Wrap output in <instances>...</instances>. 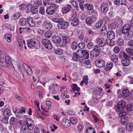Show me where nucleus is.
I'll list each match as a JSON object with an SVG mask.
<instances>
[{
    "label": "nucleus",
    "instance_id": "nucleus-1",
    "mask_svg": "<svg viewBox=\"0 0 133 133\" xmlns=\"http://www.w3.org/2000/svg\"><path fill=\"white\" fill-rule=\"evenodd\" d=\"M28 46L30 48L33 47L36 49H38L40 47L39 42L38 41H35L34 39H30L27 41Z\"/></svg>",
    "mask_w": 133,
    "mask_h": 133
},
{
    "label": "nucleus",
    "instance_id": "nucleus-2",
    "mask_svg": "<svg viewBox=\"0 0 133 133\" xmlns=\"http://www.w3.org/2000/svg\"><path fill=\"white\" fill-rule=\"evenodd\" d=\"M79 56L84 61V59H87L89 58V53L88 51L85 50H79Z\"/></svg>",
    "mask_w": 133,
    "mask_h": 133
},
{
    "label": "nucleus",
    "instance_id": "nucleus-3",
    "mask_svg": "<svg viewBox=\"0 0 133 133\" xmlns=\"http://www.w3.org/2000/svg\"><path fill=\"white\" fill-rule=\"evenodd\" d=\"M79 52L78 50L76 51V53L75 52L73 54L72 59L74 61H79L80 63H83L84 62V60L78 55Z\"/></svg>",
    "mask_w": 133,
    "mask_h": 133
},
{
    "label": "nucleus",
    "instance_id": "nucleus-4",
    "mask_svg": "<svg viewBox=\"0 0 133 133\" xmlns=\"http://www.w3.org/2000/svg\"><path fill=\"white\" fill-rule=\"evenodd\" d=\"M60 87L61 89L60 91L62 92V98L64 99L66 98H69V96L67 95L68 92L67 88L65 86H61Z\"/></svg>",
    "mask_w": 133,
    "mask_h": 133
},
{
    "label": "nucleus",
    "instance_id": "nucleus-5",
    "mask_svg": "<svg viewBox=\"0 0 133 133\" xmlns=\"http://www.w3.org/2000/svg\"><path fill=\"white\" fill-rule=\"evenodd\" d=\"M56 6L55 4H53L48 7L46 10L47 14L52 15L56 11Z\"/></svg>",
    "mask_w": 133,
    "mask_h": 133
},
{
    "label": "nucleus",
    "instance_id": "nucleus-6",
    "mask_svg": "<svg viewBox=\"0 0 133 133\" xmlns=\"http://www.w3.org/2000/svg\"><path fill=\"white\" fill-rule=\"evenodd\" d=\"M97 16L96 15H93L91 17H88L85 20L86 23L88 25L91 24L96 19Z\"/></svg>",
    "mask_w": 133,
    "mask_h": 133
},
{
    "label": "nucleus",
    "instance_id": "nucleus-7",
    "mask_svg": "<svg viewBox=\"0 0 133 133\" xmlns=\"http://www.w3.org/2000/svg\"><path fill=\"white\" fill-rule=\"evenodd\" d=\"M5 61L3 62L1 66L4 67H9L10 66H12L10 58L8 56H6L5 58Z\"/></svg>",
    "mask_w": 133,
    "mask_h": 133
},
{
    "label": "nucleus",
    "instance_id": "nucleus-8",
    "mask_svg": "<svg viewBox=\"0 0 133 133\" xmlns=\"http://www.w3.org/2000/svg\"><path fill=\"white\" fill-rule=\"evenodd\" d=\"M42 44L46 49L51 50L52 49V45L48 39H43L42 40Z\"/></svg>",
    "mask_w": 133,
    "mask_h": 133
},
{
    "label": "nucleus",
    "instance_id": "nucleus-9",
    "mask_svg": "<svg viewBox=\"0 0 133 133\" xmlns=\"http://www.w3.org/2000/svg\"><path fill=\"white\" fill-rule=\"evenodd\" d=\"M126 105V103L124 101H121L118 103L117 107L119 111H122L124 110Z\"/></svg>",
    "mask_w": 133,
    "mask_h": 133
},
{
    "label": "nucleus",
    "instance_id": "nucleus-10",
    "mask_svg": "<svg viewBox=\"0 0 133 133\" xmlns=\"http://www.w3.org/2000/svg\"><path fill=\"white\" fill-rule=\"evenodd\" d=\"M69 24L66 22L63 21L62 19L61 21L58 23L57 25L58 27L60 29H65L68 26Z\"/></svg>",
    "mask_w": 133,
    "mask_h": 133
},
{
    "label": "nucleus",
    "instance_id": "nucleus-11",
    "mask_svg": "<svg viewBox=\"0 0 133 133\" xmlns=\"http://www.w3.org/2000/svg\"><path fill=\"white\" fill-rule=\"evenodd\" d=\"M63 41L61 44L60 45L61 47H63L65 46L66 44L70 43L69 38L66 36H64L62 37Z\"/></svg>",
    "mask_w": 133,
    "mask_h": 133
},
{
    "label": "nucleus",
    "instance_id": "nucleus-12",
    "mask_svg": "<svg viewBox=\"0 0 133 133\" xmlns=\"http://www.w3.org/2000/svg\"><path fill=\"white\" fill-rule=\"evenodd\" d=\"M106 41L102 38H99L98 39L97 41V43L99 46L102 47L104 46L106 44Z\"/></svg>",
    "mask_w": 133,
    "mask_h": 133
},
{
    "label": "nucleus",
    "instance_id": "nucleus-13",
    "mask_svg": "<svg viewBox=\"0 0 133 133\" xmlns=\"http://www.w3.org/2000/svg\"><path fill=\"white\" fill-rule=\"evenodd\" d=\"M96 64L98 67L101 68L104 67L105 65V63L104 60L99 59L96 60Z\"/></svg>",
    "mask_w": 133,
    "mask_h": 133
},
{
    "label": "nucleus",
    "instance_id": "nucleus-14",
    "mask_svg": "<svg viewBox=\"0 0 133 133\" xmlns=\"http://www.w3.org/2000/svg\"><path fill=\"white\" fill-rule=\"evenodd\" d=\"M71 24L73 26H76L79 23L78 20L76 16H73L71 17Z\"/></svg>",
    "mask_w": 133,
    "mask_h": 133
},
{
    "label": "nucleus",
    "instance_id": "nucleus-15",
    "mask_svg": "<svg viewBox=\"0 0 133 133\" xmlns=\"http://www.w3.org/2000/svg\"><path fill=\"white\" fill-rule=\"evenodd\" d=\"M52 27V24L46 21H44L43 23V28L50 30Z\"/></svg>",
    "mask_w": 133,
    "mask_h": 133
},
{
    "label": "nucleus",
    "instance_id": "nucleus-16",
    "mask_svg": "<svg viewBox=\"0 0 133 133\" xmlns=\"http://www.w3.org/2000/svg\"><path fill=\"white\" fill-rule=\"evenodd\" d=\"M130 29V26L129 24H126L122 28V31L124 34H125L129 32Z\"/></svg>",
    "mask_w": 133,
    "mask_h": 133
},
{
    "label": "nucleus",
    "instance_id": "nucleus-17",
    "mask_svg": "<svg viewBox=\"0 0 133 133\" xmlns=\"http://www.w3.org/2000/svg\"><path fill=\"white\" fill-rule=\"evenodd\" d=\"M124 36V39L125 40H128L131 39L133 36V32L131 31L126 33Z\"/></svg>",
    "mask_w": 133,
    "mask_h": 133
},
{
    "label": "nucleus",
    "instance_id": "nucleus-18",
    "mask_svg": "<svg viewBox=\"0 0 133 133\" xmlns=\"http://www.w3.org/2000/svg\"><path fill=\"white\" fill-rule=\"evenodd\" d=\"M52 39L53 42L59 44L61 41V39L60 37L57 36H53Z\"/></svg>",
    "mask_w": 133,
    "mask_h": 133
},
{
    "label": "nucleus",
    "instance_id": "nucleus-19",
    "mask_svg": "<svg viewBox=\"0 0 133 133\" xmlns=\"http://www.w3.org/2000/svg\"><path fill=\"white\" fill-rule=\"evenodd\" d=\"M107 36L110 40H111L114 38L115 34L112 31H109L107 32Z\"/></svg>",
    "mask_w": 133,
    "mask_h": 133
},
{
    "label": "nucleus",
    "instance_id": "nucleus-20",
    "mask_svg": "<svg viewBox=\"0 0 133 133\" xmlns=\"http://www.w3.org/2000/svg\"><path fill=\"white\" fill-rule=\"evenodd\" d=\"M108 9V6L106 4H103L101 7V10L103 13H105L107 11Z\"/></svg>",
    "mask_w": 133,
    "mask_h": 133
},
{
    "label": "nucleus",
    "instance_id": "nucleus-21",
    "mask_svg": "<svg viewBox=\"0 0 133 133\" xmlns=\"http://www.w3.org/2000/svg\"><path fill=\"white\" fill-rule=\"evenodd\" d=\"M113 64L111 62L107 63L104 67V69L106 71H110L113 67Z\"/></svg>",
    "mask_w": 133,
    "mask_h": 133
},
{
    "label": "nucleus",
    "instance_id": "nucleus-22",
    "mask_svg": "<svg viewBox=\"0 0 133 133\" xmlns=\"http://www.w3.org/2000/svg\"><path fill=\"white\" fill-rule=\"evenodd\" d=\"M99 50L98 49H94L91 51L90 54L93 57H96L99 55Z\"/></svg>",
    "mask_w": 133,
    "mask_h": 133
},
{
    "label": "nucleus",
    "instance_id": "nucleus-23",
    "mask_svg": "<svg viewBox=\"0 0 133 133\" xmlns=\"http://www.w3.org/2000/svg\"><path fill=\"white\" fill-rule=\"evenodd\" d=\"M19 23L22 26H24L27 24V22L26 19L25 18H22L19 20Z\"/></svg>",
    "mask_w": 133,
    "mask_h": 133
},
{
    "label": "nucleus",
    "instance_id": "nucleus-24",
    "mask_svg": "<svg viewBox=\"0 0 133 133\" xmlns=\"http://www.w3.org/2000/svg\"><path fill=\"white\" fill-rule=\"evenodd\" d=\"M62 123L63 125L66 127H68L70 125L69 121L67 119L63 120Z\"/></svg>",
    "mask_w": 133,
    "mask_h": 133
},
{
    "label": "nucleus",
    "instance_id": "nucleus-25",
    "mask_svg": "<svg viewBox=\"0 0 133 133\" xmlns=\"http://www.w3.org/2000/svg\"><path fill=\"white\" fill-rule=\"evenodd\" d=\"M110 57L112 61L114 63H115L118 61V57L115 54L111 55L110 56Z\"/></svg>",
    "mask_w": 133,
    "mask_h": 133
},
{
    "label": "nucleus",
    "instance_id": "nucleus-26",
    "mask_svg": "<svg viewBox=\"0 0 133 133\" xmlns=\"http://www.w3.org/2000/svg\"><path fill=\"white\" fill-rule=\"evenodd\" d=\"M87 133H95V131L93 127H88L86 130Z\"/></svg>",
    "mask_w": 133,
    "mask_h": 133
},
{
    "label": "nucleus",
    "instance_id": "nucleus-27",
    "mask_svg": "<svg viewBox=\"0 0 133 133\" xmlns=\"http://www.w3.org/2000/svg\"><path fill=\"white\" fill-rule=\"evenodd\" d=\"M3 114L4 116L8 117L10 115V111L9 109H6L4 111Z\"/></svg>",
    "mask_w": 133,
    "mask_h": 133
},
{
    "label": "nucleus",
    "instance_id": "nucleus-28",
    "mask_svg": "<svg viewBox=\"0 0 133 133\" xmlns=\"http://www.w3.org/2000/svg\"><path fill=\"white\" fill-rule=\"evenodd\" d=\"M25 124H24L22 126L21 129V132H27L28 130V127Z\"/></svg>",
    "mask_w": 133,
    "mask_h": 133
},
{
    "label": "nucleus",
    "instance_id": "nucleus-29",
    "mask_svg": "<svg viewBox=\"0 0 133 133\" xmlns=\"http://www.w3.org/2000/svg\"><path fill=\"white\" fill-rule=\"evenodd\" d=\"M115 23L116 24L117 26H118L119 25H122L123 23V22L122 19H117L115 20Z\"/></svg>",
    "mask_w": 133,
    "mask_h": 133
},
{
    "label": "nucleus",
    "instance_id": "nucleus-30",
    "mask_svg": "<svg viewBox=\"0 0 133 133\" xmlns=\"http://www.w3.org/2000/svg\"><path fill=\"white\" fill-rule=\"evenodd\" d=\"M54 52L56 54L60 55L63 53V51L61 49L58 48L55 49Z\"/></svg>",
    "mask_w": 133,
    "mask_h": 133
},
{
    "label": "nucleus",
    "instance_id": "nucleus-31",
    "mask_svg": "<svg viewBox=\"0 0 133 133\" xmlns=\"http://www.w3.org/2000/svg\"><path fill=\"white\" fill-rule=\"evenodd\" d=\"M126 129L129 131H131L133 129V124L131 123H128L126 126Z\"/></svg>",
    "mask_w": 133,
    "mask_h": 133
},
{
    "label": "nucleus",
    "instance_id": "nucleus-32",
    "mask_svg": "<svg viewBox=\"0 0 133 133\" xmlns=\"http://www.w3.org/2000/svg\"><path fill=\"white\" fill-rule=\"evenodd\" d=\"M122 62L123 65L124 66H128L130 64V62L128 61L125 59H123L122 60Z\"/></svg>",
    "mask_w": 133,
    "mask_h": 133
},
{
    "label": "nucleus",
    "instance_id": "nucleus-33",
    "mask_svg": "<svg viewBox=\"0 0 133 133\" xmlns=\"http://www.w3.org/2000/svg\"><path fill=\"white\" fill-rule=\"evenodd\" d=\"M128 118L127 117H122L121 118V122L122 123L123 125L125 124V123H127L128 122Z\"/></svg>",
    "mask_w": 133,
    "mask_h": 133
},
{
    "label": "nucleus",
    "instance_id": "nucleus-34",
    "mask_svg": "<svg viewBox=\"0 0 133 133\" xmlns=\"http://www.w3.org/2000/svg\"><path fill=\"white\" fill-rule=\"evenodd\" d=\"M84 7L87 10H91L92 9L93 6L91 4H86L84 6Z\"/></svg>",
    "mask_w": 133,
    "mask_h": 133
},
{
    "label": "nucleus",
    "instance_id": "nucleus-35",
    "mask_svg": "<svg viewBox=\"0 0 133 133\" xmlns=\"http://www.w3.org/2000/svg\"><path fill=\"white\" fill-rule=\"evenodd\" d=\"M126 51L129 55L133 56V50L132 49L130 48H127L126 49Z\"/></svg>",
    "mask_w": 133,
    "mask_h": 133
},
{
    "label": "nucleus",
    "instance_id": "nucleus-36",
    "mask_svg": "<svg viewBox=\"0 0 133 133\" xmlns=\"http://www.w3.org/2000/svg\"><path fill=\"white\" fill-rule=\"evenodd\" d=\"M78 44L76 42H73L71 45V48L74 50H76L77 48Z\"/></svg>",
    "mask_w": 133,
    "mask_h": 133
},
{
    "label": "nucleus",
    "instance_id": "nucleus-37",
    "mask_svg": "<svg viewBox=\"0 0 133 133\" xmlns=\"http://www.w3.org/2000/svg\"><path fill=\"white\" fill-rule=\"evenodd\" d=\"M52 35V32L50 31H48L45 33V36L48 38L50 37Z\"/></svg>",
    "mask_w": 133,
    "mask_h": 133
},
{
    "label": "nucleus",
    "instance_id": "nucleus-38",
    "mask_svg": "<svg viewBox=\"0 0 133 133\" xmlns=\"http://www.w3.org/2000/svg\"><path fill=\"white\" fill-rule=\"evenodd\" d=\"M25 124L27 125L33 124V122L32 120L29 118H27L26 120V121H25Z\"/></svg>",
    "mask_w": 133,
    "mask_h": 133
},
{
    "label": "nucleus",
    "instance_id": "nucleus-39",
    "mask_svg": "<svg viewBox=\"0 0 133 133\" xmlns=\"http://www.w3.org/2000/svg\"><path fill=\"white\" fill-rule=\"evenodd\" d=\"M84 64H85L87 66V67L88 68H90L92 66V65L90 64V62L89 60H85L84 59Z\"/></svg>",
    "mask_w": 133,
    "mask_h": 133
},
{
    "label": "nucleus",
    "instance_id": "nucleus-40",
    "mask_svg": "<svg viewBox=\"0 0 133 133\" xmlns=\"http://www.w3.org/2000/svg\"><path fill=\"white\" fill-rule=\"evenodd\" d=\"M11 36V35L10 34H7L5 35V38L8 42L10 43L11 42V39L10 38Z\"/></svg>",
    "mask_w": 133,
    "mask_h": 133
},
{
    "label": "nucleus",
    "instance_id": "nucleus-41",
    "mask_svg": "<svg viewBox=\"0 0 133 133\" xmlns=\"http://www.w3.org/2000/svg\"><path fill=\"white\" fill-rule=\"evenodd\" d=\"M103 22L101 20H99L95 24L96 27L97 28H101L103 25Z\"/></svg>",
    "mask_w": 133,
    "mask_h": 133
},
{
    "label": "nucleus",
    "instance_id": "nucleus-42",
    "mask_svg": "<svg viewBox=\"0 0 133 133\" xmlns=\"http://www.w3.org/2000/svg\"><path fill=\"white\" fill-rule=\"evenodd\" d=\"M117 44L119 46H122L124 43V42L123 39L121 38H119L117 41Z\"/></svg>",
    "mask_w": 133,
    "mask_h": 133
},
{
    "label": "nucleus",
    "instance_id": "nucleus-43",
    "mask_svg": "<svg viewBox=\"0 0 133 133\" xmlns=\"http://www.w3.org/2000/svg\"><path fill=\"white\" fill-rule=\"evenodd\" d=\"M123 95L125 97H127L129 95V92L128 90L125 89L123 91Z\"/></svg>",
    "mask_w": 133,
    "mask_h": 133
},
{
    "label": "nucleus",
    "instance_id": "nucleus-44",
    "mask_svg": "<svg viewBox=\"0 0 133 133\" xmlns=\"http://www.w3.org/2000/svg\"><path fill=\"white\" fill-rule=\"evenodd\" d=\"M88 78L87 76H84L82 80L84 82L85 85H87L88 84Z\"/></svg>",
    "mask_w": 133,
    "mask_h": 133
},
{
    "label": "nucleus",
    "instance_id": "nucleus-45",
    "mask_svg": "<svg viewBox=\"0 0 133 133\" xmlns=\"http://www.w3.org/2000/svg\"><path fill=\"white\" fill-rule=\"evenodd\" d=\"M17 121V119L13 117L11 118L10 119L9 123L11 125H13Z\"/></svg>",
    "mask_w": 133,
    "mask_h": 133
},
{
    "label": "nucleus",
    "instance_id": "nucleus-46",
    "mask_svg": "<svg viewBox=\"0 0 133 133\" xmlns=\"http://www.w3.org/2000/svg\"><path fill=\"white\" fill-rule=\"evenodd\" d=\"M72 90L74 91H79L80 88H78L76 85V84H74L72 87Z\"/></svg>",
    "mask_w": 133,
    "mask_h": 133
},
{
    "label": "nucleus",
    "instance_id": "nucleus-47",
    "mask_svg": "<svg viewBox=\"0 0 133 133\" xmlns=\"http://www.w3.org/2000/svg\"><path fill=\"white\" fill-rule=\"evenodd\" d=\"M51 20L53 22L56 23H59L62 20V19L60 18H52Z\"/></svg>",
    "mask_w": 133,
    "mask_h": 133
},
{
    "label": "nucleus",
    "instance_id": "nucleus-48",
    "mask_svg": "<svg viewBox=\"0 0 133 133\" xmlns=\"http://www.w3.org/2000/svg\"><path fill=\"white\" fill-rule=\"evenodd\" d=\"M127 108L128 111H131L133 110V105L131 104L127 105Z\"/></svg>",
    "mask_w": 133,
    "mask_h": 133
},
{
    "label": "nucleus",
    "instance_id": "nucleus-49",
    "mask_svg": "<svg viewBox=\"0 0 133 133\" xmlns=\"http://www.w3.org/2000/svg\"><path fill=\"white\" fill-rule=\"evenodd\" d=\"M70 10V8L68 7H65L63 8L62 11L63 14H64L69 12Z\"/></svg>",
    "mask_w": 133,
    "mask_h": 133
},
{
    "label": "nucleus",
    "instance_id": "nucleus-50",
    "mask_svg": "<svg viewBox=\"0 0 133 133\" xmlns=\"http://www.w3.org/2000/svg\"><path fill=\"white\" fill-rule=\"evenodd\" d=\"M20 12H18L15 15H13L12 17L14 19H16L18 18L20 16Z\"/></svg>",
    "mask_w": 133,
    "mask_h": 133
},
{
    "label": "nucleus",
    "instance_id": "nucleus-51",
    "mask_svg": "<svg viewBox=\"0 0 133 133\" xmlns=\"http://www.w3.org/2000/svg\"><path fill=\"white\" fill-rule=\"evenodd\" d=\"M36 111H37V114L39 117L42 118L41 114H42V112L40 111V109L39 106L37 107L36 109Z\"/></svg>",
    "mask_w": 133,
    "mask_h": 133
},
{
    "label": "nucleus",
    "instance_id": "nucleus-52",
    "mask_svg": "<svg viewBox=\"0 0 133 133\" xmlns=\"http://www.w3.org/2000/svg\"><path fill=\"white\" fill-rule=\"evenodd\" d=\"M27 9L28 12H30L31 11L32 9V5L30 3H28L27 5H26Z\"/></svg>",
    "mask_w": 133,
    "mask_h": 133
},
{
    "label": "nucleus",
    "instance_id": "nucleus-53",
    "mask_svg": "<svg viewBox=\"0 0 133 133\" xmlns=\"http://www.w3.org/2000/svg\"><path fill=\"white\" fill-rule=\"evenodd\" d=\"M8 117L4 116L2 119V122L5 123H6L8 122Z\"/></svg>",
    "mask_w": 133,
    "mask_h": 133
},
{
    "label": "nucleus",
    "instance_id": "nucleus-54",
    "mask_svg": "<svg viewBox=\"0 0 133 133\" xmlns=\"http://www.w3.org/2000/svg\"><path fill=\"white\" fill-rule=\"evenodd\" d=\"M123 57L126 60H128L130 58V57L125 52H123Z\"/></svg>",
    "mask_w": 133,
    "mask_h": 133
},
{
    "label": "nucleus",
    "instance_id": "nucleus-55",
    "mask_svg": "<svg viewBox=\"0 0 133 133\" xmlns=\"http://www.w3.org/2000/svg\"><path fill=\"white\" fill-rule=\"evenodd\" d=\"M79 48L80 49H83L85 47V44L83 42H80L78 44Z\"/></svg>",
    "mask_w": 133,
    "mask_h": 133
},
{
    "label": "nucleus",
    "instance_id": "nucleus-56",
    "mask_svg": "<svg viewBox=\"0 0 133 133\" xmlns=\"http://www.w3.org/2000/svg\"><path fill=\"white\" fill-rule=\"evenodd\" d=\"M87 33L89 35H94L95 34V32L93 31L90 29H88L87 30Z\"/></svg>",
    "mask_w": 133,
    "mask_h": 133
},
{
    "label": "nucleus",
    "instance_id": "nucleus-57",
    "mask_svg": "<svg viewBox=\"0 0 133 133\" xmlns=\"http://www.w3.org/2000/svg\"><path fill=\"white\" fill-rule=\"evenodd\" d=\"M70 122L72 123L75 124L77 122V120L75 118L71 117L70 119Z\"/></svg>",
    "mask_w": 133,
    "mask_h": 133
},
{
    "label": "nucleus",
    "instance_id": "nucleus-58",
    "mask_svg": "<svg viewBox=\"0 0 133 133\" xmlns=\"http://www.w3.org/2000/svg\"><path fill=\"white\" fill-rule=\"evenodd\" d=\"M25 30V27L23 28L20 27L19 29V33L21 34H22L23 32H26Z\"/></svg>",
    "mask_w": 133,
    "mask_h": 133
},
{
    "label": "nucleus",
    "instance_id": "nucleus-59",
    "mask_svg": "<svg viewBox=\"0 0 133 133\" xmlns=\"http://www.w3.org/2000/svg\"><path fill=\"white\" fill-rule=\"evenodd\" d=\"M28 74L29 75H31L32 73V71L31 68L30 67L28 69L26 70Z\"/></svg>",
    "mask_w": 133,
    "mask_h": 133
},
{
    "label": "nucleus",
    "instance_id": "nucleus-60",
    "mask_svg": "<svg viewBox=\"0 0 133 133\" xmlns=\"http://www.w3.org/2000/svg\"><path fill=\"white\" fill-rule=\"evenodd\" d=\"M33 14H35L37 13L38 12V10L37 9V8H34V7H32V9L31 11Z\"/></svg>",
    "mask_w": 133,
    "mask_h": 133
},
{
    "label": "nucleus",
    "instance_id": "nucleus-61",
    "mask_svg": "<svg viewBox=\"0 0 133 133\" xmlns=\"http://www.w3.org/2000/svg\"><path fill=\"white\" fill-rule=\"evenodd\" d=\"M26 7V5L23 4H21L19 6V9L21 10H23L24 9H25Z\"/></svg>",
    "mask_w": 133,
    "mask_h": 133
},
{
    "label": "nucleus",
    "instance_id": "nucleus-62",
    "mask_svg": "<svg viewBox=\"0 0 133 133\" xmlns=\"http://www.w3.org/2000/svg\"><path fill=\"white\" fill-rule=\"evenodd\" d=\"M114 50L115 53H117L119 52L120 49L118 46H116L114 47Z\"/></svg>",
    "mask_w": 133,
    "mask_h": 133
},
{
    "label": "nucleus",
    "instance_id": "nucleus-63",
    "mask_svg": "<svg viewBox=\"0 0 133 133\" xmlns=\"http://www.w3.org/2000/svg\"><path fill=\"white\" fill-rule=\"evenodd\" d=\"M20 39H18V45L19 47H20V49L21 50V49H22L23 48V46L22 42L20 41Z\"/></svg>",
    "mask_w": 133,
    "mask_h": 133
},
{
    "label": "nucleus",
    "instance_id": "nucleus-64",
    "mask_svg": "<svg viewBox=\"0 0 133 133\" xmlns=\"http://www.w3.org/2000/svg\"><path fill=\"white\" fill-rule=\"evenodd\" d=\"M128 45L129 46L133 47V40H131L128 43Z\"/></svg>",
    "mask_w": 133,
    "mask_h": 133
}]
</instances>
